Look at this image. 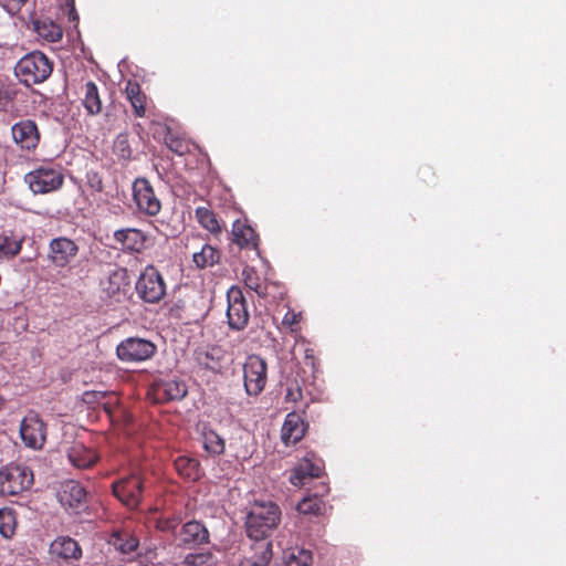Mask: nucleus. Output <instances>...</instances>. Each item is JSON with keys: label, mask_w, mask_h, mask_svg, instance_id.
Masks as SVG:
<instances>
[{"label": "nucleus", "mask_w": 566, "mask_h": 566, "mask_svg": "<svg viewBox=\"0 0 566 566\" xmlns=\"http://www.w3.org/2000/svg\"><path fill=\"white\" fill-rule=\"evenodd\" d=\"M114 153L122 159H128L132 156V149L127 134H118L113 144Z\"/></svg>", "instance_id": "obj_35"}, {"label": "nucleus", "mask_w": 566, "mask_h": 566, "mask_svg": "<svg viewBox=\"0 0 566 566\" xmlns=\"http://www.w3.org/2000/svg\"><path fill=\"white\" fill-rule=\"evenodd\" d=\"M266 381V361L258 355L248 356L243 364V385L247 395L259 396L264 390Z\"/></svg>", "instance_id": "obj_5"}, {"label": "nucleus", "mask_w": 566, "mask_h": 566, "mask_svg": "<svg viewBox=\"0 0 566 566\" xmlns=\"http://www.w3.org/2000/svg\"><path fill=\"white\" fill-rule=\"evenodd\" d=\"M227 317L230 328L243 329L249 322V311L243 292L238 286H231L227 293Z\"/></svg>", "instance_id": "obj_9"}, {"label": "nucleus", "mask_w": 566, "mask_h": 566, "mask_svg": "<svg viewBox=\"0 0 566 566\" xmlns=\"http://www.w3.org/2000/svg\"><path fill=\"white\" fill-rule=\"evenodd\" d=\"M27 0H0L2 6L9 13L14 14Z\"/></svg>", "instance_id": "obj_40"}, {"label": "nucleus", "mask_w": 566, "mask_h": 566, "mask_svg": "<svg viewBox=\"0 0 566 566\" xmlns=\"http://www.w3.org/2000/svg\"><path fill=\"white\" fill-rule=\"evenodd\" d=\"M133 198L138 211L144 214L157 216L161 209V202L146 178H137L134 181Z\"/></svg>", "instance_id": "obj_11"}, {"label": "nucleus", "mask_w": 566, "mask_h": 566, "mask_svg": "<svg viewBox=\"0 0 566 566\" xmlns=\"http://www.w3.org/2000/svg\"><path fill=\"white\" fill-rule=\"evenodd\" d=\"M23 238L13 232L0 234V259L12 258L21 251Z\"/></svg>", "instance_id": "obj_24"}, {"label": "nucleus", "mask_w": 566, "mask_h": 566, "mask_svg": "<svg viewBox=\"0 0 566 566\" xmlns=\"http://www.w3.org/2000/svg\"><path fill=\"white\" fill-rule=\"evenodd\" d=\"M33 484V472L23 465H8L0 470V494L17 495Z\"/></svg>", "instance_id": "obj_4"}, {"label": "nucleus", "mask_w": 566, "mask_h": 566, "mask_svg": "<svg viewBox=\"0 0 566 566\" xmlns=\"http://www.w3.org/2000/svg\"><path fill=\"white\" fill-rule=\"evenodd\" d=\"M326 491H327L326 486H325V485H323V486H322V491L319 492V495H323Z\"/></svg>", "instance_id": "obj_47"}, {"label": "nucleus", "mask_w": 566, "mask_h": 566, "mask_svg": "<svg viewBox=\"0 0 566 566\" xmlns=\"http://www.w3.org/2000/svg\"><path fill=\"white\" fill-rule=\"evenodd\" d=\"M220 259V253L210 244H203L199 252H195L192 260L197 268L206 269L214 265Z\"/></svg>", "instance_id": "obj_29"}, {"label": "nucleus", "mask_w": 566, "mask_h": 566, "mask_svg": "<svg viewBox=\"0 0 566 566\" xmlns=\"http://www.w3.org/2000/svg\"><path fill=\"white\" fill-rule=\"evenodd\" d=\"M133 108H134V112H135V115L137 117H144L145 116V96L142 94L137 97H134L133 99H129Z\"/></svg>", "instance_id": "obj_39"}, {"label": "nucleus", "mask_w": 566, "mask_h": 566, "mask_svg": "<svg viewBox=\"0 0 566 566\" xmlns=\"http://www.w3.org/2000/svg\"><path fill=\"white\" fill-rule=\"evenodd\" d=\"M57 500L65 509L74 513L80 512L86 505V491L76 481L69 480L61 484L57 491Z\"/></svg>", "instance_id": "obj_13"}, {"label": "nucleus", "mask_w": 566, "mask_h": 566, "mask_svg": "<svg viewBox=\"0 0 566 566\" xmlns=\"http://www.w3.org/2000/svg\"><path fill=\"white\" fill-rule=\"evenodd\" d=\"M305 434V424L301 416L296 412H290L282 426L281 437L283 442L294 444L300 441Z\"/></svg>", "instance_id": "obj_19"}, {"label": "nucleus", "mask_w": 566, "mask_h": 566, "mask_svg": "<svg viewBox=\"0 0 566 566\" xmlns=\"http://www.w3.org/2000/svg\"><path fill=\"white\" fill-rule=\"evenodd\" d=\"M50 553L59 558L76 559L81 556V548L77 542L74 541L73 538L61 536L52 542L50 546Z\"/></svg>", "instance_id": "obj_21"}, {"label": "nucleus", "mask_w": 566, "mask_h": 566, "mask_svg": "<svg viewBox=\"0 0 566 566\" xmlns=\"http://www.w3.org/2000/svg\"><path fill=\"white\" fill-rule=\"evenodd\" d=\"M297 511L304 515H321L325 510L324 501L318 496V493L313 496H305L298 504Z\"/></svg>", "instance_id": "obj_30"}, {"label": "nucleus", "mask_w": 566, "mask_h": 566, "mask_svg": "<svg viewBox=\"0 0 566 566\" xmlns=\"http://www.w3.org/2000/svg\"><path fill=\"white\" fill-rule=\"evenodd\" d=\"M15 76L27 86L44 82L52 73V64L40 51H33L19 60Z\"/></svg>", "instance_id": "obj_2"}, {"label": "nucleus", "mask_w": 566, "mask_h": 566, "mask_svg": "<svg viewBox=\"0 0 566 566\" xmlns=\"http://www.w3.org/2000/svg\"><path fill=\"white\" fill-rule=\"evenodd\" d=\"M177 520L172 518V520H165V521H160L158 523V527L161 530V531H166V532H172L175 533L176 531V527H177Z\"/></svg>", "instance_id": "obj_44"}, {"label": "nucleus", "mask_w": 566, "mask_h": 566, "mask_svg": "<svg viewBox=\"0 0 566 566\" xmlns=\"http://www.w3.org/2000/svg\"><path fill=\"white\" fill-rule=\"evenodd\" d=\"M178 545L186 548H195L209 542V532L199 521H189L185 523L176 534Z\"/></svg>", "instance_id": "obj_14"}, {"label": "nucleus", "mask_w": 566, "mask_h": 566, "mask_svg": "<svg viewBox=\"0 0 566 566\" xmlns=\"http://www.w3.org/2000/svg\"><path fill=\"white\" fill-rule=\"evenodd\" d=\"M233 242L241 248H256L258 237L255 231L245 222L237 220L232 226Z\"/></svg>", "instance_id": "obj_23"}, {"label": "nucleus", "mask_w": 566, "mask_h": 566, "mask_svg": "<svg viewBox=\"0 0 566 566\" xmlns=\"http://www.w3.org/2000/svg\"><path fill=\"white\" fill-rule=\"evenodd\" d=\"M156 350V346L148 339L128 337L116 347L117 357L125 363H138L149 359Z\"/></svg>", "instance_id": "obj_7"}, {"label": "nucleus", "mask_w": 566, "mask_h": 566, "mask_svg": "<svg viewBox=\"0 0 566 566\" xmlns=\"http://www.w3.org/2000/svg\"><path fill=\"white\" fill-rule=\"evenodd\" d=\"M166 289L163 275L154 265H147L135 283L136 294L148 304L159 303L166 295Z\"/></svg>", "instance_id": "obj_3"}, {"label": "nucleus", "mask_w": 566, "mask_h": 566, "mask_svg": "<svg viewBox=\"0 0 566 566\" xmlns=\"http://www.w3.org/2000/svg\"><path fill=\"white\" fill-rule=\"evenodd\" d=\"M83 106L90 115H97L102 111V101L94 82L90 81L84 85Z\"/></svg>", "instance_id": "obj_27"}, {"label": "nucleus", "mask_w": 566, "mask_h": 566, "mask_svg": "<svg viewBox=\"0 0 566 566\" xmlns=\"http://www.w3.org/2000/svg\"><path fill=\"white\" fill-rule=\"evenodd\" d=\"M20 437L25 447L40 450L46 440V424L36 413L30 412L21 421Z\"/></svg>", "instance_id": "obj_10"}, {"label": "nucleus", "mask_w": 566, "mask_h": 566, "mask_svg": "<svg viewBox=\"0 0 566 566\" xmlns=\"http://www.w3.org/2000/svg\"><path fill=\"white\" fill-rule=\"evenodd\" d=\"M114 546L123 554H130L138 546V541L133 536H117L114 542Z\"/></svg>", "instance_id": "obj_36"}, {"label": "nucleus", "mask_w": 566, "mask_h": 566, "mask_svg": "<svg viewBox=\"0 0 566 566\" xmlns=\"http://www.w3.org/2000/svg\"><path fill=\"white\" fill-rule=\"evenodd\" d=\"M13 140L27 150L35 149L40 142V133L36 124L31 119L20 120L11 128Z\"/></svg>", "instance_id": "obj_15"}, {"label": "nucleus", "mask_w": 566, "mask_h": 566, "mask_svg": "<svg viewBox=\"0 0 566 566\" xmlns=\"http://www.w3.org/2000/svg\"><path fill=\"white\" fill-rule=\"evenodd\" d=\"M67 6H70V9H69V20L70 21H73V22H77L78 20V15L75 11V8H74V1L73 0H67Z\"/></svg>", "instance_id": "obj_46"}, {"label": "nucleus", "mask_w": 566, "mask_h": 566, "mask_svg": "<svg viewBox=\"0 0 566 566\" xmlns=\"http://www.w3.org/2000/svg\"><path fill=\"white\" fill-rule=\"evenodd\" d=\"M322 471L323 465L321 460L314 459L313 457H305L293 469L290 475V482L295 486H303L310 480L318 478Z\"/></svg>", "instance_id": "obj_16"}, {"label": "nucleus", "mask_w": 566, "mask_h": 566, "mask_svg": "<svg viewBox=\"0 0 566 566\" xmlns=\"http://www.w3.org/2000/svg\"><path fill=\"white\" fill-rule=\"evenodd\" d=\"M203 449L212 457L221 455L226 451V440L213 429H206L202 433Z\"/></svg>", "instance_id": "obj_25"}, {"label": "nucleus", "mask_w": 566, "mask_h": 566, "mask_svg": "<svg viewBox=\"0 0 566 566\" xmlns=\"http://www.w3.org/2000/svg\"><path fill=\"white\" fill-rule=\"evenodd\" d=\"M126 94L128 99H133L134 97L142 95L139 85L134 82H128L126 86Z\"/></svg>", "instance_id": "obj_43"}, {"label": "nucleus", "mask_w": 566, "mask_h": 566, "mask_svg": "<svg viewBox=\"0 0 566 566\" xmlns=\"http://www.w3.org/2000/svg\"><path fill=\"white\" fill-rule=\"evenodd\" d=\"M157 390L166 400H180L187 394L186 385L177 379L163 381Z\"/></svg>", "instance_id": "obj_28"}, {"label": "nucleus", "mask_w": 566, "mask_h": 566, "mask_svg": "<svg viewBox=\"0 0 566 566\" xmlns=\"http://www.w3.org/2000/svg\"><path fill=\"white\" fill-rule=\"evenodd\" d=\"M199 364L205 365L209 369H214L217 366L218 357L216 350L199 353L197 357Z\"/></svg>", "instance_id": "obj_38"}, {"label": "nucleus", "mask_w": 566, "mask_h": 566, "mask_svg": "<svg viewBox=\"0 0 566 566\" xmlns=\"http://www.w3.org/2000/svg\"><path fill=\"white\" fill-rule=\"evenodd\" d=\"M87 181L90 187L95 191H102L103 190V181L102 178L98 176L97 172L91 171L87 174Z\"/></svg>", "instance_id": "obj_41"}, {"label": "nucleus", "mask_w": 566, "mask_h": 566, "mask_svg": "<svg viewBox=\"0 0 566 566\" xmlns=\"http://www.w3.org/2000/svg\"><path fill=\"white\" fill-rule=\"evenodd\" d=\"M35 29L38 33L50 42H56L62 39V29L53 22H36Z\"/></svg>", "instance_id": "obj_32"}, {"label": "nucleus", "mask_w": 566, "mask_h": 566, "mask_svg": "<svg viewBox=\"0 0 566 566\" xmlns=\"http://www.w3.org/2000/svg\"><path fill=\"white\" fill-rule=\"evenodd\" d=\"M128 271L124 268H117L108 274L107 280L103 283V291L116 302L122 301L129 287Z\"/></svg>", "instance_id": "obj_17"}, {"label": "nucleus", "mask_w": 566, "mask_h": 566, "mask_svg": "<svg viewBox=\"0 0 566 566\" xmlns=\"http://www.w3.org/2000/svg\"><path fill=\"white\" fill-rule=\"evenodd\" d=\"M184 566H216L217 558L210 552L190 553L186 555Z\"/></svg>", "instance_id": "obj_31"}, {"label": "nucleus", "mask_w": 566, "mask_h": 566, "mask_svg": "<svg viewBox=\"0 0 566 566\" xmlns=\"http://www.w3.org/2000/svg\"><path fill=\"white\" fill-rule=\"evenodd\" d=\"M67 458L71 464L77 469L91 468L98 460V455L93 449L78 441L67 449Z\"/></svg>", "instance_id": "obj_18"}, {"label": "nucleus", "mask_w": 566, "mask_h": 566, "mask_svg": "<svg viewBox=\"0 0 566 566\" xmlns=\"http://www.w3.org/2000/svg\"><path fill=\"white\" fill-rule=\"evenodd\" d=\"M169 148L177 153L178 155H182L187 150V146L184 145L181 142H177L171 139L168 144Z\"/></svg>", "instance_id": "obj_45"}, {"label": "nucleus", "mask_w": 566, "mask_h": 566, "mask_svg": "<svg viewBox=\"0 0 566 566\" xmlns=\"http://www.w3.org/2000/svg\"><path fill=\"white\" fill-rule=\"evenodd\" d=\"M114 240L119 243L123 249L139 252L144 248L145 235L135 228L116 230Z\"/></svg>", "instance_id": "obj_20"}, {"label": "nucleus", "mask_w": 566, "mask_h": 566, "mask_svg": "<svg viewBox=\"0 0 566 566\" xmlns=\"http://www.w3.org/2000/svg\"><path fill=\"white\" fill-rule=\"evenodd\" d=\"M24 180L33 193H48L61 188L64 176L59 168L43 165L28 172Z\"/></svg>", "instance_id": "obj_6"}, {"label": "nucleus", "mask_w": 566, "mask_h": 566, "mask_svg": "<svg viewBox=\"0 0 566 566\" xmlns=\"http://www.w3.org/2000/svg\"><path fill=\"white\" fill-rule=\"evenodd\" d=\"M196 216L198 218L199 223L210 232H217L220 230V226L216 219L214 213L209 209L198 208L196 210Z\"/></svg>", "instance_id": "obj_34"}, {"label": "nucleus", "mask_w": 566, "mask_h": 566, "mask_svg": "<svg viewBox=\"0 0 566 566\" xmlns=\"http://www.w3.org/2000/svg\"><path fill=\"white\" fill-rule=\"evenodd\" d=\"M242 275L247 287L254 291L259 295L263 294L262 285L259 282V277L252 269H244Z\"/></svg>", "instance_id": "obj_37"}, {"label": "nucleus", "mask_w": 566, "mask_h": 566, "mask_svg": "<svg viewBox=\"0 0 566 566\" xmlns=\"http://www.w3.org/2000/svg\"><path fill=\"white\" fill-rule=\"evenodd\" d=\"M312 553L301 547H291L283 552L282 559L273 566H311Z\"/></svg>", "instance_id": "obj_22"}, {"label": "nucleus", "mask_w": 566, "mask_h": 566, "mask_svg": "<svg viewBox=\"0 0 566 566\" xmlns=\"http://www.w3.org/2000/svg\"><path fill=\"white\" fill-rule=\"evenodd\" d=\"M176 471L187 480L196 481L200 478L199 461L186 455L178 457L175 460Z\"/></svg>", "instance_id": "obj_26"}, {"label": "nucleus", "mask_w": 566, "mask_h": 566, "mask_svg": "<svg viewBox=\"0 0 566 566\" xmlns=\"http://www.w3.org/2000/svg\"><path fill=\"white\" fill-rule=\"evenodd\" d=\"M144 491V481L139 474H132L113 483L114 495L130 509L139 505Z\"/></svg>", "instance_id": "obj_8"}, {"label": "nucleus", "mask_w": 566, "mask_h": 566, "mask_svg": "<svg viewBox=\"0 0 566 566\" xmlns=\"http://www.w3.org/2000/svg\"><path fill=\"white\" fill-rule=\"evenodd\" d=\"M298 319H300V314L295 313L294 311H287L283 317L282 323L284 325L292 327L293 325L298 323Z\"/></svg>", "instance_id": "obj_42"}, {"label": "nucleus", "mask_w": 566, "mask_h": 566, "mask_svg": "<svg viewBox=\"0 0 566 566\" xmlns=\"http://www.w3.org/2000/svg\"><path fill=\"white\" fill-rule=\"evenodd\" d=\"M282 512L273 501H254L245 516V531L252 545L254 566H266L272 558V543L269 537L281 523Z\"/></svg>", "instance_id": "obj_1"}, {"label": "nucleus", "mask_w": 566, "mask_h": 566, "mask_svg": "<svg viewBox=\"0 0 566 566\" xmlns=\"http://www.w3.org/2000/svg\"><path fill=\"white\" fill-rule=\"evenodd\" d=\"M78 253L77 244L70 238L57 237L50 241L48 256L56 268L70 265Z\"/></svg>", "instance_id": "obj_12"}, {"label": "nucleus", "mask_w": 566, "mask_h": 566, "mask_svg": "<svg viewBox=\"0 0 566 566\" xmlns=\"http://www.w3.org/2000/svg\"><path fill=\"white\" fill-rule=\"evenodd\" d=\"M15 528V515L10 509H0V534L9 538Z\"/></svg>", "instance_id": "obj_33"}]
</instances>
